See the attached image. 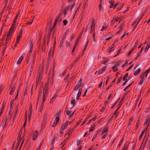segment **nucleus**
<instances>
[{"instance_id": "1", "label": "nucleus", "mask_w": 150, "mask_h": 150, "mask_svg": "<svg viewBox=\"0 0 150 150\" xmlns=\"http://www.w3.org/2000/svg\"><path fill=\"white\" fill-rule=\"evenodd\" d=\"M18 16V15H17L16 16V17L15 18V19L13 22V23L11 26V28H10V29L9 31V32L8 33V34L6 38V40H9V39H10L11 38V36L10 37V36L11 35V33L13 32L12 30L14 28V26L15 25V23H16V19L17 18Z\"/></svg>"}, {"instance_id": "2", "label": "nucleus", "mask_w": 150, "mask_h": 150, "mask_svg": "<svg viewBox=\"0 0 150 150\" xmlns=\"http://www.w3.org/2000/svg\"><path fill=\"white\" fill-rule=\"evenodd\" d=\"M18 16V15H17L16 16V17L15 18V19L13 22V23L11 26V28H10V29L9 31V32L8 33V34L6 38V40H9V39H10L11 38V36L10 37V36L11 35V33L13 32L12 30L14 28V26L15 25V23H16V19L17 18Z\"/></svg>"}, {"instance_id": "3", "label": "nucleus", "mask_w": 150, "mask_h": 150, "mask_svg": "<svg viewBox=\"0 0 150 150\" xmlns=\"http://www.w3.org/2000/svg\"><path fill=\"white\" fill-rule=\"evenodd\" d=\"M54 67H52L50 69L49 74V78H48V81H51L53 79L54 75Z\"/></svg>"}, {"instance_id": "4", "label": "nucleus", "mask_w": 150, "mask_h": 150, "mask_svg": "<svg viewBox=\"0 0 150 150\" xmlns=\"http://www.w3.org/2000/svg\"><path fill=\"white\" fill-rule=\"evenodd\" d=\"M43 69H44L43 66H39V67L37 75L39 76V77H40V78L43 74Z\"/></svg>"}, {"instance_id": "5", "label": "nucleus", "mask_w": 150, "mask_h": 150, "mask_svg": "<svg viewBox=\"0 0 150 150\" xmlns=\"http://www.w3.org/2000/svg\"><path fill=\"white\" fill-rule=\"evenodd\" d=\"M82 83L80 81L77 83V85L75 86L74 89V91H76L78 88H79V90H82Z\"/></svg>"}, {"instance_id": "6", "label": "nucleus", "mask_w": 150, "mask_h": 150, "mask_svg": "<svg viewBox=\"0 0 150 150\" xmlns=\"http://www.w3.org/2000/svg\"><path fill=\"white\" fill-rule=\"evenodd\" d=\"M57 134H54L52 137L51 141L52 144H54L57 141Z\"/></svg>"}, {"instance_id": "7", "label": "nucleus", "mask_w": 150, "mask_h": 150, "mask_svg": "<svg viewBox=\"0 0 150 150\" xmlns=\"http://www.w3.org/2000/svg\"><path fill=\"white\" fill-rule=\"evenodd\" d=\"M150 71V68H149V69L146 70L144 73H143L142 75H141V77H142L143 78H146V77L147 74Z\"/></svg>"}, {"instance_id": "8", "label": "nucleus", "mask_w": 150, "mask_h": 150, "mask_svg": "<svg viewBox=\"0 0 150 150\" xmlns=\"http://www.w3.org/2000/svg\"><path fill=\"white\" fill-rule=\"evenodd\" d=\"M38 131H35V132L33 134L32 137L33 140H35L37 138L38 135Z\"/></svg>"}, {"instance_id": "9", "label": "nucleus", "mask_w": 150, "mask_h": 150, "mask_svg": "<svg viewBox=\"0 0 150 150\" xmlns=\"http://www.w3.org/2000/svg\"><path fill=\"white\" fill-rule=\"evenodd\" d=\"M116 42V41H115L112 45L111 46V47H109L108 49V51L109 52H110L112 51H113L114 50V49L113 48V46H114V45L115 44V43Z\"/></svg>"}, {"instance_id": "10", "label": "nucleus", "mask_w": 150, "mask_h": 150, "mask_svg": "<svg viewBox=\"0 0 150 150\" xmlns=\"http://www.w3.org/2000/svg\"><path fill=\"white\" fill-rule=\"evenodd\" d=\"M11 90L10 91V94L11 95H13L14 90L16 88L14 84L13 86L11 85Z\"/></svg>"}, {"instance_id": "11", "label": "nucleus", "mask_w": 150, "mask_h": 150, "mask_svg": "<svg viewBox=\"0 0 150 150\" xmlns=\"http://www.w3.org/2000/svg\"><path fill=\"white\" fill-rule=\"evenodd\" d=\"M106 69V67L105 66L101 69H100L98 72V74L99 75L104 73Z\"/></svg>"}, {"instance_id": "12", "label": "nucleus", "mask_w": 150, "mask_h": 150, "mask_svg": "<svg viewBox=\"0 0 150 150\" xmlns=\"http://www.w3.org/2000/svg\"><path fill=\"white\" fill-rule=\"evenodd\" d=\"M147 137L145 138V137L144 140H143L142 144H141V146H142V144L143 143V149L144 148V147L145 146V145L146 144V143L147 141Z\"/></svg>"}, {"instance_id": "13", "label": "nucleus", "mask_w": 150, "mask_h": 150, "mask_svg": "<svg viewBox=\"0 0 150 150\" xmlns=\"http://www.w3.org/2000/svg\"><path fill=\"white\" fill-rule=\"evenodd\" d=\"M6 103V102L4 104V102L3 103V104L2 105L1 108L0 110V117L1 116V114H2L3 112L4 109L5 107V104Z\"/></svg>"}, {"instance_id": "14", "label": "nucleus", "mask_w": 150, "mask_h": 150, "mask_svg": "<svg viewBox=\"0 0 150 150\" xmlns=\"http://www.w3.org/2000/svg\"><path fill=\"white\" fill-rule=\"evenodd\" d=\"M23 57L22 56H21L18 60L17 61V64L18 65H20L23 59Z\"/></svg>"}, {"instance_id": "15", "label": "nucleus", "mask_w": 150, "mask_h": 150, "mask_svg": "<svg viewBox=\"0 0 150 150\" xmlns=\"http://www.w3.org/2000/svg\"><path fill=\"white\" fill-rule=\"evenodd\" d=\"M148 121V120H146L145 122L144 126V131H146L147 129L148 126L149 124L147 125V123Z\"/></svg>"}, {"instance_id": "16", "label": "nucleus", "mask_w": 150, "mask_h": 150, "mask_svg": "<svg viewBox=\"0 0 150 150\" xmlns=\"http://www.w3.org/2000/svg\"><path fill=\"white\" fill-rule=\"evenodd\" d=\"M140 95H141V94L139 95L138 98H137L136 101V103H135V105H136V106H137V104L138 103V107L139 106V105H140V104L141 103V100H140L139 102V98L140 97Z\"/></svg>"}, {"instance_id": "17", "label": "nucleus", "mask_w": 150, "mask_h": 150, "mask_svg": "<svg viewBox=\"0 0 150 150\" xmlns=\"http://www.w3.org/2000/svg\"><path fill=\"white\" fill-rule=\"evenodd\" d=\"M7 118L4 119L3 120V124H2V126L4 127L6 126L7 124Z\"/></svg>"}, {"instance_id": "18", "label": "nucleus", "mask_w": 150, "mask_h": 150, "mask_svg": "<svg viewBox=\"0 0 150 150\" xmlns=\"http://www.w3.org/2000/svg\"><path fill=\"white\" fill-rule=\"evenodd\" d=\"M57 95L55 94L50 99V103H52L57 97Z\"/></svg>"}, {"instance_id": "19", "label": "nucleus", "mask_w": 150, "mask_h": 150, "mask_svg": "<svg viewBox=\"0 0 150 150\" xmlns=\"http://www.w3.org/2000/svg\"><path fill=\"white\" fill-rule=\"evenodd\" d=\"M48 83H46L44 85L43 91H48Z\"/></svg>"}, {"instance_id": "20", "label": "nucleus", "mask_w": 150, "mask_h": 150, "mask_svg": "<svg viewBox=\"0 0 150 150\" xmlns=\"http://www.w3.org/2000/svg\"><path fill=\"white\" fill-rule=\"evenodd\" d=\"M96 127V125L94 124L91 127L89 130V132H90L93 131L95 129V127Z\"/></svg>"}, {"instance_id": "21", "label": "nucleus", "mask_w": 150, "mask_h": 150, "mask_svg": "<svg viewBox=\"0 0 150 150\" xmlns=\"http://www.w3.org/2000/svg\"><path fill=\"white\" fill-rule=\"evenodd\" d=\"M118 19L116 18V19H113L111 21V24L112 25H113L114 23L115 22H117L118 21Z\"/></svg>"}, {"instance_id": "22", "label": "nucleus", "mask_w": 150, "mask_h": 150, "mask_svg": "<svg viewBox=\"0 0 150 150\" xmlns=\"http://www.w3.org/2000/svg\"><path fill=\"white\" fill-rule=\"evenodd\" d=\"M66 70H65L64 71L60 74H59V76L60 77H62V76H64L66 74Z\"/></svg>"}, {"instance_id": "23", "label": "nucleus", "mask_w": 150, "mask_h": 150, "mask_svg": "<svg viewBox=\"0 0 150 150\" xmlns=\"http://www.w3.org/2000/svg\"><path fill=\"white\" fill-rule=\"evenodd\" d=\"M67 127H66L65 126V125H63L62 126L61 128L60 129V132H62V131H63Z\"/></svg>"}, {"instance_id": "24", "label": "nucleus", "mask_w": 150, "mask_h": 150, "mask_svg": "<svg viewBox=\"0 0 150 150\" xmlns=\"http://www.w3.org/2000/svg\"><path fill=\"white\" fill-rule=\"evenodd\" d=\"M104 82H105L104 81H102L99 84L98 87L99 88H100V89H102V85L103 84V85H104Z\"/></svg>"}, {"instance_id": "25", "label": "nucleus", "mask_w": 150, "mask_h": 150, "mask_svg": "<svg viewBox=\"0 0 150 150\" xmlns=\"http://www.w3.org/2000/svg\"><path fill=\"white\" fill-rule=\"evenodd\" d=\"M150 43L148 44V45H147V46L146 47V49L145 50L144 52H146L148 49L150 48Z\"/></svg>"}, {"instance_id": "26", "label": "nucleus", "mask_w": 150, "mask_h": 150, "mask_svg": "<svg viewBox=\"0 0 150 150\" xmlns=\"http://www.w3.org/2000/svg\"><path fill=\"white\" fill-rule=\"evenodd\" d=\"M130 64H131V66H132V65L133 64H132V62H125V64L122 65V66H126V65H130Z\"/></svg>"}, {"instance_id": "27", "label": "nucleus", "mask_w": 150, "mask_h": 150, "mask_svg": "<svg viewBox=\"0 0 150 150\" xmlns=\"http://www.w3.org/2000/svg\"><path fill=\"white\" fill-rule=\"evenodd\" d=\"M109 59H106L103 60V61H102V64H103L104 65L106 64V63L109 62Z\"/></svg>"}, {"instance_id": "28", "label": "nucleus", "mask_w": 150, "mask_h": 150, "mask_svg": "<svg viewBox=\"0 0 150 150\" xmlns=\"http://www.w3.org/2000/svg\"><path fill=\"white\" fill-rule=\"evenodd\" d=\"M40 78V77H39V76H38V75H37V79H36V86H38V83L39 81V80Z\"/></svg>"}, {"instance_id": "29", "label": "nucleus", "mask_w": 150, "mask_h": 150, "mask_svg": "<svg viewBox=\"0 0 150 150\" xmlns=\"http://www.w3.org/2000/svg\"><path fill=\"white\" fill-rule=\"evenodd\" d=\"M140 69H138L135 72L134 75L135 76H137L140 73Z\"/></svg>"}, {"instance_id": "30", "label": "nucleus", "mask_w": 150, "mask_h": 150, "mask_svg": "<svg viewBox=\"0 0 150 150\" xmlns=\"http://www.w3.org/2000/svg\"><path fill=\"white\" fill-rule=\"evenodd\" d=\"M128 76V73L126 74L125 75V76H124V77L123 78V81H126Z\"/></svg>"}, {"instance_id": "31", "label": "nucleus", "mask_w": 150, "mask_h": 150, "mask_svg": "<svg viewBox=\"0 0 150 150\" xmlns=\"http://www.w3.org/2000/svg\"><path fill=\"white\" fill-rule=\"evenodd\" d=\"M140 124V118H139L137 122V125H136V129H137L138 128V126H139V124Z\"/></svg>"}, {"instance_id": "32", "label": "nucleus", "mask_w": 150, "mask_h": 150, "mask_svg": "<svg viewBox=\"0 0 150 150\" xmlns=\"http://www.w3.org/2000/svg\"><path fill=\"white\" fill-rule=\"evenodd\" d=\"M71 103L73 104V107L74 106L76 105V102L75 100L74 99H72L71 101Z\"/></svg>"}, {"instance_id": "33", "label": "nucleus", "mask_w": 150, "mask_h": 150, "mask_svg": "<svg viewBox=\"0 0 150 150\" xmlns=\"http://www.w3.org/2000/svg\"><path fill=\"white\" fill-rule=\"evenodd\" d=\"M100 132V131H98L97 132V133L94 135L93 137L92 138V141H93L94 139L96 137L97 135H98V133Z\"/></svg>"}, {"instance_id": "34", "label": "nucleus", "mask_w": 150, "mask_h": 150, "mask_svg": "<svg viewBox=\"0 0 150 150\" xmlns=\"http://www.w3.org/2000/svg\"><path fill=\"white\" fill-rule=\"evenodd\" d=\"M133 82V81L128 86H127L126 88H124V91H125L127 89V88L129 87H130V86H131L132 85V83Z\"/></svg>"}, {"instance_id": "35", "label": "nucleus", "mask_w": 150, "mask_h": 150, "mask_svg": "<svg viewBox=\"0 0 150 150\" xmlns=\"http://www.w3.org/2000/svg\"><path fill=\"white\" fill-rule=\"evenodd\" d=\"M21 134L20 133V132H19L18 134V137L17 138V140H18V143H19L20 140L21 139Z\"/></svg>"}, {"instance_id": "36", "label": "nucleus", "mask_w": 150, "mask_h": 150, "mask_svg": "<svg viewBox=\"0 0 150 150\" xmlns=\"http://www.w3.org/2000/svg\"><path fill=\"white\" fill-rule=\"evenodd\" d=\"M116 66H113L112 69L113 70V71H116L118 70V68L116 67Z\"/></svg>"}, {"instance_id": "37", "label": "nucleus", "mask_w": 150, "mask_h": 150, "mask_svg": "<svg viewBox=\"0 0 150 150\" xmlns=\"http://www.w3.org/2000/svg\"><path fill=\"white\" fill-rule=\"evenodd\" d=\"M108 132V129L107 127H105L104 128L103 130L102 131V134H103L106 132Z\"/></svg>"}, {"instance_id": "38", "label": "nucleus", "mask_w": 150, "mask_h": 150, "mask_svg": "<svg viewBox=\"0 0 150 150\" xmlns=\"http://www.w3.org/2000/svg\"><path fill=\"white\" fill-rule=\"evenodd\" d=\"M107 79L106 81L105 84L106 85L107 84L108 82L109 81L110 78V76H108L107 77Z\"/></svg>"}, {"instance_id": "39", "label": "nucleus", "mask_w": 150, "mask_h": 150, "mask_svg": "<svg viewBox=\"0 0 150 150\" xmlns=\"http://www.w3.org/2000/svg\"><path fill=\"white\" fill-rule=\"evenodd\" d=\"M82 91V90H80L79 91V92L77 94L76 97H79L80 96H81V94Z\"/></svg>"}, {"instance_id": "40", "label": "nucleus", "mask_w": 150, "mask_h": 150, "mask_svg": "<svg viewBox=\"0 0 150 150\" xmlns=\"http://www.w3.org/2000/svg\"><path fill=\"white\" fill-rule=\"evenodd\" d=\"M43 107V103L41 104V105H40V107L38 109L40 112L42 111Z\"/></svg>"}, {"instance_id": "41", "label": "nucleus", "mask_w": 150, "mask_h": 150, "mask_svg": "<svg viewBox=\"0 0 150 150\" xmlns=\"http://www.w3.org/2000/svg\"><path fill=\"white\" fill-rule=\"evenodd\" d=\"M48 94V92L46 91H43V96H47Z\"/></svg>"}, {"instance_id": "42", "label": "nucleus", "mask_w": 150, "mask_h": 150, "mask_svg": "<svg viewBox=\"0 0 150 150\" xmlns=\"http://www.w3.org/2000/svg\"><path fill=\"white\" fill-rule=\"evenodd\" d=\"M59 120V118L58 117H56L54 122H55L56 124H57Z\"/></svg>"}, {"instance_id": "43", "label": "nucleus", "mask_w": 150, "mask_h": 150, "mask_svg": "<svg viewBox=\"0 0 150 150\" xmlns=\"http://www.w3.org/2000/svg\"><path fill=\"white\" fill-rule=\"evenodd\" d=\"M66 143V141L65 140H64L63 141L62 143L60 144V145H62V148L64 147V145H65V144Z\"/></svg>"}, {"instance_id": "44", "label": "nucleus", "mask_w": 150, "mask_h": 150, "mask_svg": "<svg viewBox=\"0 0 150 150\" xmlns=\"http://www.w3.org/2000/svg\"><path fill=\"white\" fill-rule=\"evenodd\" d=\"M42 144V143L41 142L39 146L37 148L36 150H40V148L41 147Z\"/></svg>"}, {"instance_id": "45", "label": "nucleus", "mask_w": 150, "mask_h": 150, "mask_svg": "<svg viewBox=\"0 0 150 150\" xmlns=\"http://www.w3.org/2000/svg\"><path fill=\"white\" fill-rule=\"evenodd\" d=\"M69 74H68L64 78V81H66L69 78Z\"/></svg>"}, {"instance_id": "46", "label": "nucleus", "mask_w": 150, "mask_h": 150, "mask_svg": "<svg viewBox=\"0 0 150 150\" xmlns=\"http://www.w3.org/2000/svg\"><path fill=\"white\" fill-rule=\"evenodd\" d=\"M140 19H141V18H140L139 19V21L137 22V21H136L134 22L132 24V25H134V26L135 25V27L136 26V25L139 22V21L140 20Z\"/></svg>"}, {"instance_id": "47", "label": "nucleus", "mask_w": 150, "mask_h": 150, "mask_svg": "<svg viewBox=\"0 0 150 150\" xmlns=\"http://www.w3.org/2000/svg\"><path fill=\"white\" fill-rule=\"evenodd\" d=\"M95 24L94 23V22L93 21L92 22V25H91V30H92L93 29V28L95 27Z\"/></svg>"}, {"instance_id": "48", "label": "nucleus", "mask_w": 150, "mask_h": 150, "mask_svg": "<svg viewBox=\"0 0 150 150\" xmlns=\"http://www.w3.org/2000/svg\"><path fill=\"white\" fill-rule=\"evenodd\" d=\"M88 118H86L84 120L82 124L81 125V126H82L88 120Z\"/></svg>"}, {"instance_id": "49", "label": "nucleus", "mask_w": 150, "mask_h": 150, "mask_svg": "<svg viewBox=\"0 0 150 150\" xmlns=\"http://www.w3.org/2000/svg\"><path fill=\"white\" fill-rule=\"evenodd\" d=\"M25 115L26 116V118H25V122L23 124V127H25L26 125V120H27V116H26V114H25Z\"/></svg>"}, {"instance_id": "50", "label": "nucleus", "mask_w": 150, "mask_h": 150, "mask_svg": "<svg viewBox=\"0 0 150 150\" xmlns=\"http://www.w3.org/2000/svg\"><path fill=\"white\" fill-rule=\"evenodd\" d=\"M122 79V77L121 76L120 77V78L119 79H118L117 81V84H118L120 82V81H121V80Z\"/></svg>"}, {"instance_id": "51", "label": "nucleus", "mask_w": 150, "mask_h": 150, "mask_svg": "<svg viewBox=\"0 0 150 150\" xmlns=\"http://www.w3.org/2000/svg\"><path fill=\"white\" fill-rule=\"evenodd\" d=\"M126 145H127L126 144L125 145L124 147L122 149V150H127V148H128V146H127L126 147Z\"/></svg>"}, {"instance_id": "52", "label": "nucleus", "mask_w": 150, "mask_h": 150, "mask_svg": "<svg viewBox=\"0 0 150 150\" xmlns=\"http://www.w3.org/2000/svg\"><path fill=\"white\" fill-rule=\"evenodd\" d=\"M32 115V110H31V111H30L29 112H28V117H31Z\"/></svg>"}, {"instance_id": "53", "label": "nucleus", "mask_w": 150, "mask_h": 150, "mask_svg": "<svg viewBox=\"0 0 150 150\" xmlns=\"http://www.w3.org/2000/svg\"><path fill=\"white\" fill-rule=\"evenodd\" d=\"M131 122H130L129 121V122H128V126H127V128H128L129 129H130L131 128V127H130V126L131 125Z\"/></svg>"}, {"instance_id": "54", "label": "nucleus", "mask_w": 150, "mask_h": 150, "mask_svg": "<svg viewBox=\"0 0 150 150\" xmlns=\"http://www.w3.org/2000/svg\"><path fill=\"white\" fill-rule=\"evenodd\" d=\"M18 111V107H17L15 110V115H16Z\"/></svg>"}, {"instance_id": "55", "label": "nucleus", "mask_w": 150, "mask_h": 150, "mask_svg": "<svg viewBox=\"0 0 150 150\" xmlns=\"http://www.w3.org/2000/svg\"><path fill=\"white\" fill-rule=\"evenodd\" d=\"M18 90L16 96L15 97V99L16 100L18 98Z\"/></svg>"}, {"instance_id": "56", "label": "nucleus", "mask_w": 150, "mask_h": 150, "mask_svg": "<svg viewBox=\"0 0 150 150\" xmlns=\"http://www.w3.org/2000/svg\"><path fill=\"white\" fill-rule=\"evenodd\" d=\"M112 85V83H111L110 85H109L108 87H107L106 88V91L108 90L110 87H111Z\"/></svg>"}, {"instance_id": "57", "label": "nucleus", "mask_w": 150, "mask_h": 150, "mask_svg": "<svg viewBox=\"0 0 150 150\" xmlns=\"http://www.w3.org/2000/svg\"><path fill=\"white\" fill-rule=\"evenodd\" d=\"M88 42H87L86 43V45H85V47H84V49H83V50L82 51V52L83 53L85 51V50H86V47H87V45H88Z\"/></svg>"}, {"instance_id": "58", "label": "nucleus", "mask_w": 150, "mask_h": 150, "mask_svg": "<svg viewBox=\"0 0 150 150\" xmlns=\"http://www.w3.org/2000/svg\"><path fill=\"white\" fill-rule=\"evenodd\" d=\"M13 101H14L13 99H12L11 100V102L10 103V106L11 108H12V104L13 102Z\"/></svg>"}, {"instance_id": "59", "label": "nucleus", "mask_w": 150, "mask_h": 150, "mask_svg": "<svg viewBox=\"0 0 150 150\" xmlns=\"http://www.w3.org/2000/svg\"><path fill=\"white\" fill-rule=\"evenodd\" d=\"M118 108H117V110H116V111H115V112H114V114H113V116L115 115V117H117V115L118 114V113H116L117 112V111H118Z\"/></svg>"}, {"instance_id": "60", "label": "nucleus", "mask_w": 150, "mask_h": 150, "mask_svg": "<svg viewBox=\"0 0 150 150\" xmlns=\"http://www.w3.org/2000/svg\"><path fill=\"white\" fill-rule=\"evenodd\" d=\"M82 142H81V141H78L77 142V146H79L80 144H82Z\"/></svg>"}, {"instance_id": "61", "label": "nucleus", "mask_w": 150, "mask_h": 150, "mask_svg": "<svg viewBox=\"0 0 150 150\" xmlns=\"http://www.w3.org/2000/svg\"><path fill=\"white\" fill-rule=\"evenodd\" d=\"M97 117V115L96 114L95 115V117H93L92 119H91V121L92 120L93 121H95V120H96Z\"/></svg>"}, {"instance_id": "62", "label": "nucleus", "mask_w": 150, "mask_h": 150, "mask_svg": "<svg viewBox=\"0 0 150 150\" xmlns=\"http://www.w3.org/2000/svg\"><path fill=\"white\" fill-rule=\"evenodd\" d=\"M82 120L81 119H80V120L79 121L77 122V124H76V126H78L80 123H81V121H82Z\"/></svg>"}, {"instance_id": "63", "label": "nucleus", "mask_w": 150, "mask_h": 150, "mask_svg": "<svg viewBox=\"0 0 150 150\" xmlns=\"http://www.w3.org/2000/svg\"><path fill=\"white\" fill-rule=\"evenodd\" d=\"M60 113V111H59V112H57L55 114V115L57 117H58L59 116Z\"/></svg>"}, {"instance_id": "64", "label": "nucleus", "mask_w": 150, "mask_h": 150, "mask_svg": "<svg viewBox=\"0 0 150 150\" xmlns=\"http://www.w3.org/2000/svg\"><path fill=\"white\" fill-rule=\"evenodd\" d=\"M71 113V111L69 110H67L66 111V113L69 116V115Z\"/></svg>"}]
</instances>
